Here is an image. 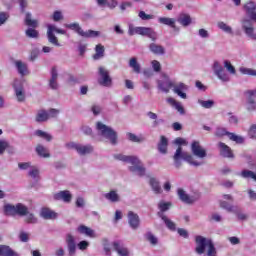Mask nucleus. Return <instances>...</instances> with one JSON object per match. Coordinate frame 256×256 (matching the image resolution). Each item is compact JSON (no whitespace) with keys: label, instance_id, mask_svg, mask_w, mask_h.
<instances>
[{"label":"nucleus","instance_id":"53","mask_svg":"<svg viewBox=\"0 0 256 256\" xmlns=\"http://www.w3.org/2000/svg\"><path fill=\"white\" fill-rule=\"evenodd\" d=\"M99 35H101V32L95 30H88L82 33V37H85L86 39H89L91 37H99Z\"/></svg>","mask_w":256,"mask_h":256},{"label":"nucleus","instance_id":"2","mask_svg":"<svg viewBox=\"0 0 256 256\" xmlns=\"http://www.w3.org/2000/svg\"><path fill=\"white\" fill-rule=\"evenodd\" d=\"M4 215L7 217H15L18 215L19 217H25L24 222L30 225H35L38 223V219L35 214L29 212V208L22 203H18L16 205L13 204H5L3 207Z\"/></svg>","mask_w":256,"mask_h":256},{"label":"nucleus","instance_id":"57","mask_svg":"<svg viewBox=\"0 0 256 256\" xmlns=\"http://www.w3.org/2000/svg\"><path fill=\"white\" fill-rule=\"evenodd\" d=\"M224 67L228 71V73H231V75H235V73H236L235 66L233 64H231L230 61L225 60Z\"/></svg>","mask_w":256,"mask_h":256},{"label":"nucleus","instance_id":"63","mask_svg":"<svg viewBox=\"0 0 256 256\" xmlns=\"http://www.w3.org/2000/svg\"><path fill=\"white\" fill-rule=\"evenodd\" d=\"M228 133L229 132H227V130L225 128H217L215 135H216V137H224V135L228 136Z\"/></svg>","mask_w":256,"mask_h":256},{"label":"nucleus","instance_id":"28","mask_svg":"<svg viewBox=\"0 0 256 256\" xmlns=\"http://www.w3.org/2000/svg\"><path fill=\"white\" fill-rule=\"evenodd\" d=\"M158 22L161 23V25H167L168 27H171L175 31H179V28L175 25V19L169 18V17H160L158 19Z\"/></svg>","mask_w":256,"mask_h":256},{"label":"nucleus","instance_id":"38","mask_svg":"<svg viewBox=\"0 0 256 256\" xmlns=\"http://www.w3.org/2000/svg\"><path fill=\"white\" fill-rule=\"evenodd\" d=\"M95 51L96 53L93 55V59L95 61L99 59H103V57H105V47L103 45L101 44L96 45Z\"/></svg>","mask_w":256,"mask_h":256},{"label":"nucleus","instance_id":"22","mask_svg":"<svg viewBox=\"0 0 256 256\" xmlns=\"http://www.w3.org/2000/svg\"><path fill=\"white\" fill-rule=\"evenodd\" d=\"M40 217L46 220L57 219V213L49 208H42L40 211Z\"/></svg>","mask_w":256,"mask_h":256},{"label":"nucleus","instance_id":"52","mask_svg":"<svg viewBox=\"0 0 256 256\" xmlns=\"http://www.w3.org/2000/svg\"><path fill=\"white\" fill-rule=\"evenodd\" d=\"M239 71L242 75H250L256 77V70L252 68L240 67Z\"/></svg>","mask_w":256,"mask_h":256},{"label":"nucleus","instance_id":"4","mask_svg":"<svg viewBox=\"0 0 256 256\" xmlns=\"http://www.w3.org/2000/svg\"><path fill=\"white\" fill-rule=\"evenodd\" d=\"M173 159L176 169H179L181 167V159H183V161H186V163H189V165H193V167H201V165H203V162L195 160L191 154L183 151V148L181 146L176 149Z\"/></svg>","mask_w":256,"mask_h":256},{"label":"nucleus","instance_id":"17","mask_svg":"<svg viewBox=\"0 0 256 256\" xmlns=\"http://www.w3.org/2000/svg\"><path fill=\"white\" fill-rule=\"evenodd\" d=\"M58 79H59V72L57 71V67H53L51 69V78L49 80V87L53 91H57V89H59V82H57Z\"/></svg>","mask_w":256,"mask_h":256},{"label":"nucleus","instance_id":"49","mask_svg":"<svg viewBox=\"0 0 256 256\" xmlns=\"http://www.w3.org/2000/svg\"><path fill=\"white\" fill-rule=\"evenodd\" d=\"M28 175L29 177L37 181V179H39V168H37L36 166H31L28 171Z\"/></svg>","mask_w":256,"mask_h":256},{"label":"nucleus","instance_id":"61","mask_svg":"<svg viewBox=\"0 0 256 256\" xmlns=\"http://www.w3.org/2000/svg\"><path fill=\"white\" fill-rule=\"evenodd\" d=\"M21 13L25 12V9L29 7V0H18Z\"/></svg>","mask_w":256,"mask_h":256},{"label":"nucleus","instance_id":"9","mask_svg":"<svg viewBox=\"0 0 256 256\" xmlns=\"http://www.w3.org/2000/svg\"><path fill=\"white\" fill-rule=\"evenodd\" d=\"M178 197L182 203H186V205H193V203H196V201H199L201 199V193L196 192L193 195L187 194L185 190L178 189L177 190Z\"/></svg>","mask_w":256,"mask_h":256},{"label":"nucleus","instance_id":"50","mask_svg":"<svg viewBox=\"0 0 256 256\" xmlns=\"http://www.w3.org/2000/svg\"><path fill=\"white\" fill-rule=\"evenodd\" d=\"M228 138L230 139V141H234L235 143L241 144L244 143L245 139L242 136H239L235 133H228Z\"/></svg>","mask_w":256,"mask_h":256},{"label":"nucleus","instance_id":"13","mask_svg":"<svg viewBox=\"0 0 256 256\" xmlns=\"http://www.w3.org/2000/svg\"><path fill=\"white\" fill-rule=\"evenodd\" d=\"M65 241L67 244L68 255L75 256V253H77V242H75V236H73L71 233H68L66 234Z\"/></svg>","mask_w":256,"mask_h":256},{"label":"nucleus","instance_id":"6","mask_svg":"<svg viewBox=\"0 0 256 256\" xmlns=\"http://www.w3.org/2000/svg\"><path fill=\"white\" fill-rule=\"evenodd\" d=\"M128 35L130 37H133V35H142L143 37H148L151 41H157V32L149 27H134L133 25H129Z\"/></svg>","mask_w":256,"mask_h":256},{"label":"nucleus","instance_id":"56","mask_svg":"<svg viewBox=\"0 0 256 256\" xmlns=\"http://www.w3.org/2000/svg\"><path fill=\"white\" fill-rule=\"evenodd\" d=\"M6 149H13V146H10L9 142L5 140H0V155H3Z\"/></svg>","mask_w":256,"mask_h":256},{"label":"nucleus","instance_id":"31","mask_svg":"<svg viewBox=\"0 0 256 256\" xmlns=\"http://www.w3.org/2000/svg\"><path fill=\"white\" fill-rule=\"evenodd\" d=\"M139 161V164H132L133 166H130L129 169L132 173H137L139 177H143L145 176V167L141 164V160Z\"/></svg>","mask_w":256,"mask_h":256},{"label":"nucleus","instance_id":"60","mask_svg":"<svg viewBox=\"0 0 256 256\" xmlns=\"http://www.w3.org/2000/svg\"><path fill=\"white\" fill-rule=\"evenodd\" d=\"M146 238H147V241H149L151 243V245H157L158 239H157V237H155V235H153V233L148 232L146 234Z\"/></svg>","mask_w":256,"mask_h":256},{"label":"nucleus","instance_id":"3","mask_svg":"<svg viewBox=\"0 0 256 256\" xmlns=\"http://www.w3.org/2000/svg\"><path fill=\"white\" fill-rule=\"evenodd\" d=\"M195 243V253H197V255L206 253L207 256H217V248H215L213 240L198 235L195 237Z\"/></svg>","mask_w":256,"mask_h":256},{"label":"nucleus","instance_id":"26","mask_svg":"<svg viewBox=\"0 0 256 256\" xmlns=\"http://www.w3.org/2000/svg\"><path fill=\"white\" fill-rule=\"evenodd\" d=\"M177 21L180 23V25H182V27H189L192 22L191 15L187 13H181L177 17Z\"/></svg>","mask_w":256,"mask_h":256},{"label":"nucleus","instance_id":"20","mask_svg":"<svg viewBox=\"0 0 256 256\" xmlns=\"http://www.w3.org/2000/svg\"><path fill=\"white\" fill-rule=\"evenodd\" d=\"M14 65L21 77H25L26 75H29V66L27 63L21 61V60H16L14 62Z\"/></svg>","mask_w":256,"mask_h":256},{"label":"nucleus","instance_id":"15","mask_svg":"<svg viewBox=\"0 0 256 256\" xmlns=\"http://www.w3.org/2000/svg\"><path fill=\"white\" fill-rule=\"evenodd\" d=\"M114 159L117 161H123V163H130L131 165H139V157L137 156H127L123 154H115Z\"/></svg>","mask_w":256,"mask_h":256},{"label":"nucleus","instance_id":"41","mask_svg":"<svg viewBox=\"0 0 256 256\" xmlns=\"http://www.w3.org/2000/svg\"><path fill=\"white\" fill-rule=\"evenodd\" d=\"M171 206V202L160 201L158 203V209H160L158 213H162V215H165V212L169 211V209H171Z\"/></svg>","mask_w":256,"mask_h":256},{"label":"nucleus","instance_id":"27","mask_svg":"<svg viewBox=\"0 0 256 256\" xmlns=\"http://www.w3.org/2000/svg\"><path fill=\"white\" fill-rule=\"evenodd\" d=\"M218 146L220 148V155H222V157L233 158V151H231L229 146L223 142H220Z\"/></svg>","mask_w":256,"mask_h":256},{"label":"nucleus","instance_id":"10","mask_svg":"<svg viewBox=\"0 0 256 256\" xmlns=\"http://www.w3.org/2000/svg\"><path fill=\"white\" fill-rule=\"evenodd\" d=\"M98 75L100 77L98 79L99 85H102V87H111V85H113V79L109 75L107 68L100 66L98 68Z\"/></svg>","mask_w":256,"mask_h":256},{"label":"nucleus","instance_id":"42","mask_svg":"<svg viewBox=\"0 0 256 256\" xmlns=\"http://www.w3.org/2000/svg\"><path fill=\"white\" fill-rule=\"evenodd\" d=\"M25 23L28 27H33V29L37 28L39 22L37 20L31 19V13L27 12L25 17Z\"/></svg>","mask_w":256,"mask_h":256},{"label":"nucleus","instance_id":"62","mask_svg":"<svg viewBox=\"0 0 256 256\" xmlns=\"http://www.w3.org/2000/svg\"><path fill=\"white\" fill-rule=\"evenodd\" d=\"M7 19H9V13L0 12V26L5 25V23L7 22Z\"/></svg>","mask_w":256,"mask_h":256},{"label":"nucleus","instance_id":"46","mask_svg":"<svg viewBox=\"0 0 256 256\" xmlns=\"http://www.w3.org/2000/svg\"><path fill=\"white\" fill-rule=\"evenodd\" d=\"M217 27L221 29V31H224V33H228L229 35H232L233 33V28L231 26L227 25L225 22H218Z\"/></svg>","mask_w":256,"mask_h":256},{"label":"nucleus","instance_id":"44","mask_svg":"<svg viewBox=\"0 0 256 256\" xmlns=\"http://www.w3.org/2000/svg\"><path fill=\"white\" fill-rule=\"evenodd\" d=\"M232 213L236 214V217L239 219V221H247V219H249V216L247 214L243 213V211H241L239 206H236Z\"/></svg>","mask_w":256,"mask_h":256},{"label":"nucleus","instance_id":"11","mask_svg":"<svg viewBox=\"0 0 256 256\" xmlns=\"http://www.w3.org/2000/svg\"><path fill=\"white\" fill-rule=\"evenodd\" d=\"M212 69L214 71V74L216 75V77H218V79H220V81H223V83H227L230 81L231 78L229 77V74L225 73V69L223 68L221 63L215 61Z\"/></svg>","mask_w":256,"mask_h":256},{"label":"nucleus","instance_id":"21","mask_svg":"<svg viewBox=\"0 0 256 256\" xmlns=\"http://www.w3.org/2000/svg\"><path fill=\"white\" fill-rule=\"evenodd\" d=\"M158 217H160V219H162V221L164 222V225L167 227V229H169L170 231H177V224H175V222H173L171 219H169V217H167L165 214L163 213H157Z\"/></svg>","mask_w":256,"mask_h":256},{"label":"nucleus","instance_id":"58","mask_svg":"<svg viewBox=\"0 0 256 256\" xmlns=\"http://www.w3.org/2000/svg\"><path fill=\"white\" fill-rule=\"evenodd\" d=\"M26 37H30V39H37V37H39V32L33 28H29L26 30Z\"/></svg>","mask_w":256,"mask_h":256},{"label":"nucleus","instance_id":"14","mask_svg":"<svg viewBox=\"0 0 256 256\" xmlns=\"http://www.w3.org/2000/svg\"><path fill=\"white\" fill-rule=\"evenodd\" d=\"M157 85L159 91H162V93H169L171 88H173V82L167 76H165L164 80H157Z\"/></svg>","mask_w":256,"mask_h":256},{"label":"nucleus","instance_id":"5","mask_svg":"<svg viewBox=\"0 0 256 256\" xmlns=\"http://www.w3.org/2000/svg\"><path fill=\"white\" fill-rule=\"evenodd\" d=\"M96 130L100 137L108 139L111 145H117V133L113 128L103 124L102 122H97Z\"/></svg>","mask_w":256,"mask_h":256},{"label":"nucleus","instance_id":"39","mask_svg":"<svg viewBox=\"0 0 256 256\" xmlns=\"http://www.w3.org/2000/svg\"><path fill=\"white\" fill-rule=\"evenodd\" d=\"M67 29H71L72 31H75L77 34L80 35V37H83V28L79 25V23H71V24H66Z\"/></svg>","mask_w":256,"mask_h":256},{"label":"nucleus","instance_id":"25","mask_svg":"<svg viewBox=\"0 0 256 256\" xmlns=\"http://www.w3.org/2000/svg\"><path fill=\"white\" fill-rule=\"evenodd\" d=\"M147 116L149 119H152V127L157 128L159 125H163L165 123V120L163 118H158L157 114L155 112L149 111L147 113Z\"/></svg>","mask_w":256,"mask_h":256},{"label":"nucleus","instance_id":"34","mask_svg":"<svg viewBox=\"0 0 256 256\" xmlns=\"http://www.w3.org/2000/svg\"><path fill=\"white\" fill-rule=\"evenodd\" d=\"M167 102L170 105H172V107L177 109V111H178V113H180V115H185V108H183V105L181 104V102L175 100L174 98H168Z\"/></svg>","mask_w":256,"mask_h":256},{"label":"nucleus","instance_id":"23","mask_svg":"<svg viewBox=\"0 0 256 256\" xmlns=\"http://www.w3.org/2000/svg\"><path fill=\"white\" fill-rule=\"evenodd\" d=\"M149 50L151 53H153V55H165V47H163L161 44L150 43Z\"/></svg>","mask_w":256,"mask_h":256},{"label":"nucleus","instance_id":"30","mask_svg":"<svg viewBox=\"0 0 256 256\" xmlns=\"http://www.w3.org/2000/svg\"><path fill=\"white\" fill-rule=\"evenodd\" d=\"M105 199L110 201V203H119L121 201V196L116 192V190H111L110 192L104 194Z\"/></svg>","mask_w":256,"mask_h":256},{"label":"nucleus","instance_id":"43","mask_svg":"<svg viewBox=\"0 0 256 256\" xmlns=\"http://www.w3.org/2000/svg\"><path fill=\"white\" fill-rule=\"evenodd\" d=\"M240 177H243V179H253L256 183V173L251 170H242Z\"/></svg>","mask_w":256,"mask_h":256},{"label":"nucleus","instance_id":"55","mask_svg":"<svg viewBox=\"0 0 256 256\" xmlns=\"http://www.w3.org/2000/svg\"><path fill=\"white\" fill-rule=\"evenodd\" d=\"M48 41L52 45H55L56 47H61V44H59V40L55 37V34L53 33H47Z\"/></svg>","mask_w":256,"mask_h":256},{"label":"nucleus","instance_id":"40","mask_svg":"<svg viewBox=\"0 0 256 256\" xmlns=\"http://www.w3.org/2000/svg\"><path fill=\"white\" fill-rule=\"evenodd\" d=\"M129 67L133 69L134 73H141V65L137 62V58L133 57L130 59Z\"/></svg>","mask_w":256,"mask_h":256},{"label":"nucleus","instance_id":"36","mask_svg":"<svg viewBox=\"0 0 256 256\" xmlns=\"http://www.w3.org/2000/svg\"><path fill=\"white\" fill-rule=\"evenodd\" d=\"M113 248L116 250L119 256H129V250L123 246L119 241L113 242Z\"/></svg>","mask_w":256,"mask_h":256},{"label":"nucleus","instance_id":"18","mask_svg":"<svg viewBox=\"0 0 256 256\" xmlns=\"http://www.w3.org/2000/svg\"><path fill=\"white\" fill-rule=\"evenodd\" d=\"M54 199L55 201H63L64 203H71V200L73 199V195H71L70 191L63 190L54 194Z\"/></svg>","mask_w":256,"mask_h":256},{"label":"nucleus","instance_id":"59","mask_svg":"<svg viewBox=\"0 0 256 256\" xmlns=\"http://www.w3.org/2000/svg\"><path fill=\"white\" fill-rule=\"evenodd\" d=\"M59 113H61L59 109H49V111H47L48 119H55L56 117H58Z\"/></svg>","mask_w":256,"mask_h":256},{"label":"nucleus","instance_id":"29","mask_svg":"<svg viewBox=\"0 0 256 256\" xmlns=\"http://www.w3.org/2000/svg\"><path fill=\"white\" fill-rule=\"evenodd\" d=\"M0 256H21L7 245H0Z\"/></svg>","mask_w":256,"mask_h":256},{"label":"nucleus","instance_id":"32","mask_svg":"<svg viewBox=\"0 0 256 256\" xmlns=\"http://www.w3.org/2000/svg\"><path fill=\"white\" fill-rule=\"evenodd\" d=\"M77 231H79L82 235H87V237H92V238L97 237V235L95 234V230H93L85 225H80L77 228Z\"/></svg>","mask_w":256,"mask_h":256},{"label":"nucleus","instance_id":"48","mask_svg":"<svg viewBox=\"0 0 256 256\" xmlns=\"http://www.w3.org/2000/svg\"><path fill=\"white\" fill-rule=\"evenodd\" d=\"M127 137L129 139V141H132V143H143V141H145V137L137 136L133 133H128Z\"/></svg>","mask_w":256,"mask_h":256},{"label":"nucleus","instance_id":"7","mask_svg":"<svg viewBox=\"0 0 256 256\" xmlns=\"http://www.w3.org/2000/svg\"><path fill=\"white\" fill-rule=\"evenodd\" d=\"M65 147L67 149H74L80 155L81 157H85V155H91L93 151H95V148L91 144H79L75 142H69L65 144Z\"/></svg>","mask_w":256,"mask_h":256},{"label":"nucleus","instance_id":"45","mask_svg":"<svg viewBox=\"0 0 256 256\" xmlns=\"http://www.w3.org/2000/svg\"><path fill=\"white\" fill-rule=\"evenodd\" d=\"M35 135L40 137L41 139H45L46 141H53V136L43 130H36Z\"/></svg>","mask_w":256,"mask_h":256},{"label":"nucleus","instance_id":"51","mask_svg":"<svg viewBox=\"0 0 256 256\" xmlns=\"http://www.w3.org/2000/svg\"><path fill=\"white\" fill-rule=\"evenodd\" d=\"M247 100V111H256V102L254 98H250V96H246Z\"/></svg>","mask_w":256,"mask_h":256},{"label":"nucleus","instance_id":"19","mask_svg":"<svg viewBox=\"0 0 256 256\" xmlns=\"http://www.w3.org/2000/svg\"><path fill=\"white\" fill-rule=\"evenodd\" d=\"M173 92L176 93V95H178V97H181V99H187V93L183 92V91H187V89H189V87H187V85H185V83L183 82H179L178 84H173Z\"/></svg>","mask_w":256,"mask_h":256},{"label":"nucleus","instance_id":"16","mask_svg":"<svg viewBox=\"0 0 256 256\" xmlns=\"http://www.w3.org/2000/svg\"><path fill=\"white\" fill-rule=\"evenodd\" d=\"M128 224L130 225L131 229H139V225H141V219L139 218V215L133 211H129Z\"/></svg>","mask_w":256,"mask_h":256},{"label":"nucleus","instance_id":"8","mask_svg":"<svg viewBox=\"0 0 256 256\" xmlns=\"http://www.w3.org/2000/svg\"><path fill=\"white\" fill-rule=\"evenodd\" d=\"M14 95L18 103H25L27 99V93L25 92V82L23 80L15 79L12 83Z\"/></svg>","mask_w":256,"mask_h":256},{"label":"nucleus","instance_id":"54","mask_svg":"<svg viewBox=\"0 0 256 256\" xmlns=\"http://www.w3.org/2000/svg\"><path fill=\"white\" fill-rule=\"evenodd\" d=\"M220 207L222 209H225L226 211H228V213H233V211L235 210V207H237V206H233L226 201H221Z\"/></svg>","mask_w":256,"mask_h":256},{"label":"nucleus","instance_id":"35","mask_svg":"<svg viewBox=\"0 0 256 256\" xmlns=\"http://www.w3.org/2000/svg\"><path fill=\"white\" fill-rule=\"evenodd\" d=\"M149 183L152 191H154L156 195L163 193V189H161V184L159 183V180H157L156 178H150Z\"/></svg>","mask_w":256,"mask_h":256},{"label":"nucleus","instance_id":"24","mask_svg":"<svg viewBox=\"0 0 256 256\" xmlns=\"http://www.w3.org/2000/svg\"><path fill=\"white\" fill-rule=\"evenodd\" d=\"M167 147H169V140L165 136H160V141L158 142V151L162 155H166Z\"/></svg>","mask_w":256,"mask_h":256},{"label":"nucleus","instance_id":"47","mask_svg":"<svg viewBox=\"0 0 256 256\" xmlns=\"http://www.w3.org/2000/svg\"><path fill=\"white\" fill-rule=\"evenodd\" d=\"M198 103H199V105H201V107H203V109H212V107L215 106V101H213V100L198 99Z\"/></svg>","mask_w":256,"mask_h":256},{"label":"nucleus","instance_id":"1","mask_svg":"<svg viewBox=\"0 0 256 256\" xmlns=\"http://www.w3.org/2000/svg\"><path fill=\"white\" fill-rule=\"evenodd\" d=\"M242 9L246 17H248L241 20L242 29L249 39L256 41V32L253 27V23H256V2L249 0L242 6Z\"/></svg>","mask_w":256,"mask_h":256},{"label":"nucleus","instance_id":"12","mask_svg":"<svg viewBox=\"0 0 256 256\" xmlns=\"http://www.w3.org/2000/svg\"><path fill=\"white\" fill-rule=\"evenodd\" d=\"M191 152L192 155L195 157H198V159H205L207 157V150L201 146V143L199 141H193L191 144Z\"/></svg>","mask_w":256,"mask_h":256},{"label":"nucleus","instance_id":"37","mask_svg":"<svg viewBox=\"0 0 256 256\" xmlns=\"http://www.w3.org/2000/svg\"><path fill=\"white\" fill-rule=\"evenodd\" d=\"M36 153H37V155H39V157H43L44 159H47V158L51 157V154L49 153V150L41 144H38L36 146Z\"/></svg>","mask_w":256,"mask_h":256},{"label":"nucleus","instance_id":"33","mask_svg":"<svg viewBox=\"0 0 256 256\" xmlns=\"http://www.w3.org/2000/svg\"><path fill=\"white\" fill-rule=\"evenodd\" d=\"M36 123H45L46 121H49V115H47V110L41 109L38 110L36 117H35Z\"/></svg>","mask_w":256,"mask_h":256},{"label":"nucleus","instance_id":"64","mask_svg":"<svg viewBox=\"0 0 256 256\" xmlns=\"http://www.w3.org/2000/svg\"><path fill=\"white\" fill-rule=\"evenodd\" d=\"M248 137L250 139H256V125H252L248 131Z\"/></svg>","mask_w":256,"mask_h":256}]
</instances>
